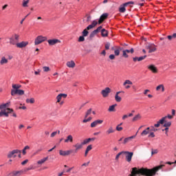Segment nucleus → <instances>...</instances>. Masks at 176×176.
I'll list each match as a JSON object with an SVG mask.
<instances>
[{
	"mask_svg": "<svg viewBox=\"0 0 176 176\" xmlns=\"http://www.w3.org/2000/svg\"><path fill=\"white\" fill-rule=\"evenodd\" d=\"M163 167H164V165H160L151 169H148L146 168H132V171L131 172L129 176H154L155 175V173L162 169Z\"/></svg>",
	"mask_w": 176,
	"mask_h": 176,
	"instance_id": "obj_1",
	"label": "nucleus"
},
{
	"mask_svg": "<svg viewBox=\"0 0 176 176\" xmlns=\"http://www.w3.org/2000/svg\"><path fill=\"white\" fill-rule=\"evenodd\" d=\"M99 32H101L102 37H107V30L102 29V26H99L97 29L93 30L91 33H90L89 38H93L96 34H98Z\"/></svg>",
	"mask_w": 176,
	"mask_h": 176,
	"instance_id": "obj_2",
	"label": "nucleus"
},
{
	"mask_svg": "<svg viewBox=\"0 0 176 176\" xmlns=\"http://www.w3.org/2000/svg\"><path fill=\"white\" fill-rule=\"evenodd\" d=\"M96 25H97V22H96V20H94L93 21V22H91V25H89L87 28H86V29H84V30H82V36H87L89 35V30L94 28Z\"/></svg>",
	"mask_w": 176,
	"mask_h": 176,
	"instance_id": "obj_3",
	"label": "nucleus"
},
{
	"mask_svg": "<svg viewBox=\"0 0 176 176\" xmlns=\"http://www.w3.org/2000/svg\"><path fill=\"white\" fill-rule=\"evenodd\" d=\"M13 113V109L7 108L0 111V118H8V114Z\"/></svg>",
	"mask_w": 176,
	"mask_h": 176,
	"instance_id": "obj_4",
	"label": "nucleus"
},
{
	"mask_svg": "<svg viewBox=\"0 0 176 176\" xmlns=\"http://www.w3.org/2000/svg\"><path fill=\"white\" fill-rule=\"evenodd\" d=\"M21 154L20 153V150H13L10 152H8V153L7 154V158L8 159H12V158H16V157Z\"/></svg>",
	"mask_w": 176,
	"mask_h": 176,
	"instance_id": "obj_5",
	"label": "nucleus"
},
{
	"mask_svg": "<svg viewBox=\"0 0 176 176\" xmlns=\"http://www.w3.org/2000/svg\"><path fill=\"white\" fill-rule=\"evenodd\" d=\"M8 43L10 45H14L15 43H19V35L14 34V35L12 36V37L8 38Z\"/></svg>",
	"mask_w": 176,
	"mask_h": 176,
	"instance_id": "obj_6",
	"label": "nucleus"
},
{
	"mask_svg": "<svg viewBox=\"0 0 176 176\" xmlns=\"http://www.w3.org/2000/svg\"><path fill=\"white\" fill-rule=\"evenodd\" d=\"M28 44L29 43L28 41H22L20 43H15L14 44H10V45H16V47L22 49L28 46Z\"/></svg>",
	"mask_w": 176,
	"mask_h": 176,
	"instance_id": "obj_7",
	"label": "nucleus"
},
{
	"mask_svg": "<svg viewBox=\"0 0 176 176\" xmlns=\"http://www.w3.org/2000/svg\"><path fill=\"white\" fill-rule=\"evenodd\" d=\"M46 41V36H38L35 38V45H38Z\"/></svg>",
	"mask_w": 176,
	"mask_h": 176,
	"instance_id": "obj_8",
	"label": "nucleus"
},
{
	"mask_svg": "<svg viewBox=\"0 0 176 176\" xmlns=\"http://www.w3.org/2000/svg\"><path fill=\"white\" fill-rule=\"evenodd\" d=\"M25 94V91L22 89H12L11 95L14 96L15 95L23 96Z\"/></svg>",
	"mask_w": 176,
	"mask_h": 176,
	"instance_id": "obj_9",
	"label": "nucleus"
},
{
	"mask_svg": "<svg viewBox=\"0 0 176 176\" xmlns=\"http://www.w3.org/2000/svg\"><path fill=\"white\" fill-rule=\"evenodd\" d=\"M72 153H74V150H68V151L59 150V155H61L63 157L68 156Z\"/></svg>",
	"mask_w": 176,
	"mask_h": 176,
	"instance_id": "obj_10",
	"label": "nucleus"
},
{
	"mask_svg": "<svg viewBox=\"0 0 176 176\" xmlns=\"http://www.w3.org/2000/svg\"><path fill=\"white\" fill-rule=\"evenodd\" d=\"M125 160L128 162V163L131 162V160H132V156H133V153L132 152H125Z\"/></svg>",
	"mask_w": 176,
	"mask_h": 176,
	"instance_id": "obj_11",
	"label": "nucleus"
},
{
	"mask_svg": "<svg viewBox=\"0 0 176 176\" xmlns=\"http://www.w3.org/2000/svg\"><path fill=\"white\" fill-rule=\"evenodd\" d=\"M107 16H108L107 13L102 14L100 16V18H99V21H96V23H98V24L99 25L102 24V23H103V21H104V20L107 19Z\"/></svg>",
	"mask_w": 176,
	"mask_h": 176,
	"instance_id": "obj_12",
	"label": "nucleus"
},
{
	"mask_svg": "<svg viewBox=\"0 0 176 176\" xmlns=\"http://www.w3.org/2000/svg\"><path fill=\"white\" fill-rule=\"evenodd\" d=\"M111 93V89L109 87H106L104 89L102 90L101 94L103 98H107L109 96V94Z\"/></svg>",
	"mask_w": 176,
	"mask_h": 176,
	"instance_id": "obj_13",
	"label": "nucleus"
},
{
	"mask_svg": "<svg viewBox=\"0 0 176 176\" xmlns=\"http://www.w3.org/2000/svg\"><path fill=\"white\" fill-rule=\"evenodd\" d=\"M48 44L50 45V46H54L57 43H60L61 41L60 40H58L56 38H54V39H50L47 41Z\"/></svg>",
	"mask_w": 176,
	"mask_h": 176,
	"instance_id": "obj_14",
	"label": "nucleus"
},
{
	"mask_svg": "<svg viewBox=\"0 0 176 176\" xmlns=\"http://www.w3.org/2000/svg\"><path fill=\"white\" fill-rule=\"evenodd\" d=\"M145 58H146V55H144L142 56H140V57H133L132 58V60L133 61V63H136V62H141L142 60H144Z\"/></svg>",
	"mask_w": 176,
	"mask_h": 176,
	"instance_id": "obj_15",
	"label": "nucleus"
},
{
	"mask_svg": "<svg viewBox=\"0 0 176 176\" xmlns=\"http://www.w3.org/2000/svg\"><path fill=\"white\" fill-rule=\"evenodd\" d=\"M147 50H148V53L151 54L155 52L156 50L155 45L154 44L147 45Z\"/></svg>",
	"mask_w": 176,
	"mask_h": 176,
	"instance_id": "obj_16",
	"label": "nucleus"
},
{
	"mask_svg": "<svg viewBox=\"0 0 176 176\" xmlns=\"http://www.w3.org/2000/svg\"><path fill=\"white\" fill-rule=\"evenodd\" d=\"M102 123H103V120H94L93 122H91V124H90V127L94 128L97 125L101 124Z\"/></svg>",
	"mask_w": 176,
	"mask_h": 176,
	"instance_id": "obj_17",
	"label": "nucleus"
},
{
	"mask_svg": "<svg viewBox=\"0 0 176 176\" xmlns=\"http://www.w3.org/2000/svg\"><path fill=\"white\" fill-rule=\"evenodd\" d=\"M67 94H59V95L56 96V102L60 103L61 102V99L66 98Z\"/></svg>",
	"mask_w": 176,
	"mask_h": 176,
	"instance_id": "obj_18",
	"label": "nucleus"
},
{
	"mask_svg": "<svg viewBox=\"0 0 176 176\" xmlns=\"http://www.w3.org/2000/svg\"><path fill=\"white\" fill-rule=\"evenodd\" d=\"M23 172L21 170H13L12 173H8V175L10 176H20Z\"/></svg>",
	"mask_w": 176,
	"mask_h": 176,
	"instance_id": "obj_19",
	"label": "nucleus"
},
{
	"mask_svg": "<svg viewBox=\"0 0 176 176\" xmlns=\"http://www.w3.org/2000/svg\"><path fill=\"white\" fill-rule=\"evenodd\" d=\"M74 142V138H72V135H68L67 138H65V140H64V143H72Z\"/></svg>",
	"mask_w": 176,
	"mask_h": 176,
	"instance_id": "obj_20",
	"label": "nucleus"
},
{
	"mask_svg": "<svg viewBox=\"0 0 176 176\" xmlns=\"http://www.w3.org/2000/svg\"><path fill=\"white\" fill-rule=\"evenodd\" d=\"M114 133H115V129H113V127L109 126V128H107V130H106L105 134L106 135H109Z\"/></svg>",
	"mask_w": 176,
	"mask_h": 176,
	"instance_id": "obj_21",
	"label": "nucleus"
},
{
	"mask_svg": "<svg viewBox=\"0 0 176 176\" xmlns=\"http://www.w3.org/2000/svg\"><path fill=\"white\" fill-rule=\"evenodd\" d=\"M82 146H84V144H78V143L73 145L74 148H76V149L74 150V153H77V152L80 150L81 148H82Z\"/></svg>",
	"mask_w": 176,
	"mask_h": 176,
	"instance_id": "obj_22",
	"label": "nucleus"
},
{
	"mask_svg": "<svg viewBox=\"0 0 176 176\" xmlns=\"http://www.w3.org/2000/svg\"><path fill=\"white\" fill-rule=\"evenodd\" d=\"M123 85L124 87H125V89H129V88H131V86L129 85H132V82L129 80H125V82H124Z\"/></svg>",
	"mask_w": 176,
	"mask_h": 176,
	"instance_id": "obj_23",
	"label": "nucleus"
},
{
	"mask_svg": "<svg viewBox=\"0 0 176 176\" xmlns=\"http://www.w3.org/2000/svg\"><path fill=\"white\" fill-rule=\"evenodd\" d=\"M66 65L68 68H74L76 67V63L74 60H70L67 62Z\"/></svg>",
	"mask_w": 176,
	"mask_h": 176,
	"instance_id": "obj_24",
	"label": "nucleus"
},
{
	"mask_svg": "<svg viewBox=\"0 0 176 176\" xmlns=\"http://www.w3.org/2000/svg\"><path fill=\"white\" fill-rule=\"evenodd\" d=\"M120 93H124V91H118L115 95V101H116V102H120V101L122 100L120 96H118Z\"/></svg>",
	"mask_w": 176,
	"mask_h": 176,
	"instance_id": "obj_25",
	"label": "nucleus"
},
{
	"mask_svg": "<svg viewBox=\"0 0 176 176\" xmlns=\"http://www.w3.org/2000/svg\"><path fill=\"white\" fill-rule=\"evenodd\" d=\"M150 133H151V132H150V127H147V129H145V130L142 131L141 133V136H145Z\"/></svg>",
	"mask_w": 176,
	"mask_h": 176,
	"instance_id": "obj_26",
	"label": "nucleus"
},
{
	"mask_svg": "<svg viewBox=\"0 0 176 176\" xmlns=\"http://www.w3.org/2000/svg\"><path fill=\"white\" fill-rule=\"evenodd\" d=\"M91 20V16L89 14H86V16H84V19H82V22L89 23Z\"/></svg>",
	"mask_w": 176,
	"mask_h": 176,
	"instance_id": "obj_27",
	"label": "nucleus"
},
{
	"mask_svg": "<svg viewBox=\"0 0 176 176\" xmlns=\"http://www.w3.org/2000/svg\"><path fill=\"white\" fill-rule=\"evenodd\" d=\"M162 90V92H164V85L163 84L158 85L157 87H155V91H159Z\"/></svg>",
	"mask_w": 176,
	"mask_h": 176,
	"instance_id": "obj_28",
	"label": "nucleus"
},
{
	"mask_svg": "<svg viewBox=\"0 0 176 176\" xmlns=\"http://www.w3.org/2000/svg\"><path fill=\"white\" fill-rule=\"evenodd\" d=\"M141 120V115L140 114H137L133 116L132 118V122H135L138 120Z\"/></svg>",
	"mask_w": 176,
	"mask_h": 176,
	"instance_id": "obj_29",
	"label": "nucleus"
},
{
	"mask_svg": "<svg viewBox=\"0 0 176 176\" xmlns=\"http://www.w3.org/2000/svg\"><path fill=\"white\" fill-rule=\"evenodd\" d=\"M148 69H150V71H151L154 74H157V67H155V66H154L153 65L148 66Z\"/></svg>",
	"mask_w": 176,
	"mask_h": 176,
	"instance_id": "obj_30",
	"label": "nucleus"
},
{
	"mask_svg": "<svg viewBox=\"0 0 176 176\" xmlns=\"http://www.w3.org/2000/svg\"><path fill=\"white\" fill-rule=\"evenodd\" d=\"M135 138V135L133 136H131L129 138H126L124 140V144H127L128 142H129V141H131L132 139Z\"/></svg>",
	"mask_w": 176,
	"mask_h": 176,
	"instance_id": "obj_31",
	"label": "nucleus"
},
{
	"mask_svg": "<svg viewBox=\"0 0 176 176\" xmlns=\"http://www.w3.org/2000/svg\"><path fill=\"white\" fill-rule=\"evenodd\" d=\"M91 148H92L91 145L87 146V148H86V151L85 153H84V157H87V154L90 151H91Z\"/></svg>",
	"mask_w": 176,
	"mask_h": 176,
	"instance_id": "obj_32",
	"label": "nucleus"
},
{
	"mask_svg": "<svg viewBox=\"0 0 176 176\" xmlns=\"http://www.w3.org/2000/svg\"><path fill=\"white\" fill-rule=\"evenodd\" d=\"M12 87L13 88L12 90H19L21 87V85L19 84H12Z\"/></svg>",
	"mask_w": 176,
	"mask_h": 176,
	"instance_id": "obj_33",
	"label": "nucleus"
},
{
	"mask_svg": "<svg viewBox=\"0 0 176 176\" xmlns=\"http://www.w3.org/2000/svg\"><path fill=\"white\" fill-rule=\"evenodd\" d=\"M117 104H115L111 107H109V109H107V111L109 112H115V107H116Z\"/></svg>",
	"mask_w": 176,
	"mask_h": 176,
	"instance_id": "obj_34",
	"label": "nucleus"
},
{
	"mask_svg": "<svg viewBox=\"0 0 176 176\" xmlns=\"http://www.w3.org/2000/svg\"><path fill=\"white\" fill-rule=\"evenodd\" d=\"M30 147L29 146H25L23 150L20 151V154H23V155H26V150H29Z\"/></svg>",
	"mask_w": 176,
	"mask_h": 176,
	"instance_id": "obj_35",
	"label": "nucleus"
},
{
	"mask_svg": "<svg viewBox=\"0 0 176 176\" xmlns=\"http://www.w3.org/2000/svg\"><path fill=\"white\" fill-rule=\"evenodd\" d=\"M42 69L45 73L50 72V71H51V69H50V67L48 66L42 67Z\"/></svg>",
	"mask_w": 176,
	"mask_h": 176,
	"instance_id": "obj_36",
	"label": "nucleus"
},
{
	"mask_svg": "<svg viewBox=\"0 0 176 176\" xmlns=\"http://www.w3.org/2000/svg\"><path fill=\"white\" fill-rule=\"evenodd\" d=\"M8 61L4 56L1 57V60H0V65H3L4 64H7Z\"/></svg>",
	"mask_w": 176,
	"mask_h": 176,
	"instance_id": "obj_37",
	"label": "nucleus"
},
{
	"mask_svg": "<svg viewBox=\"0 0 176 176\" xmlns=\"http://www.w3.org/2000/svg\"><path fill=\"white\" fill-rule=\"evenodd\" d=\"M47 160H48V157H43L42 160L38 161V164H39V165L43 164L45 163V162H46Z\"/></svg>",
	"mask_w": 176,
	"mask_h": 176,
	"instance_id": "obj_38",
	"label": "nucleus"
},
{
	"mask_svg": "<svg viewBox=\"0 0 176 176\" xmlns=\"http://www.w3.org/2000/svg\"><path fill=\"white\" fill-rule=\"evenodd\" d=\"M129 5H133V1H129L124 3L123 5L120 6L121 8H125L129 6Z\"/></svg>",
	"mask_w": 176,
	"mask_h": 176,
	"instance_id": "obj_39",
	"label": "nucleus"
},
{
	"mask_svg": "<svg viewBox=\"0 0 176 176\" xmlns=\"http://www.w3.org/2000/svg\"><path fill=\"white\" fill-rule=\"evenodd\" d=\"M128 151H121L120 153H118V155H116V157H115L116 160H118L119 159V157L122 155H125V153H127Z\"/></svg>",
	"mask_w": 176,
	"mask_h": 176,
	"instance_id": "obj_40",
	"label": "nucleus"
},
{
	"mask_svg": "<svg viewBox=\"0 0 176 176\" xmlns=\"http://www.w3.org/2000/svg\"><path fill=\"white\" fill-rule=\"evenodd\" d=\"M26 103L28 104H34L35 103V99H34L33 98H30V99H26Z\"/></svg>",
	"mask_w": 176,
	"mask_h": 176,
	"instance_id": "obj_41",
	"label": "nucleus"
},
{
	"mask_svg": "<svg viewBox=\"0 0 176 176\" xmlns=\"http://www.w3.org/2000/svg\"><path fill=\"white\" fill-rule=\"evenodd\" d=\"M9 104H10V102H7V103L0 105V110H3V109H6V107H8Z\"/></svg>",
	"mask_w": 176,
	"mask_h": 176,
	"instance_id": "obj_42",
	"label": "nucleus"
},
{
	"mask_svg": "<svg viewBox=\"0 0 176 176\" xmlns=\"http://www.w3.org/2000/svg\"><path fill=\"white\" fill-rule=\"evenodd\" d=\"M176 38V33L173 34V35L167 36V39L168 41H171L172 39H175Z\"/></svg>",
	"mask_w": 176,
	"mask_h": 176,
	"instance_id": "obj_43",
	"label": "nucleus"
},
{
	"mask_svg": "<svg viewBox=\"0 0 176 176\" xmlns=\"http://www.w3.org/2000/svg\"><path fill=\"white\" fill-rule=\"evenodd\" d=\"M164 123H167V122H166V118H162L161 120H158V122H157V124H164Z\"/></svg>",
	"mask_w": 176,
	"mask_h": 176,
	"instance_id": "obj_44",
	"label": "nucleus"
},
{
	"mask_svg": "<svg viewBox=\"0 0 176 176\" xmlns=\"http://www.w3.org/2000/svg\"><path fill=\"white\" fill-rule=\"evenodd\" d=\"M30 0H23V2L22 3V6L23 8H28V4L29 3Z\"/></svg>",
	"mask_w": 176,
	"mask_h": 176,
	"instance_id": "obj_45",
	"label": "nucleus"
},
{
	"mask_svg": "<svg viewBox=\"0 0 176 176\" xmlns=\"http://www.w3.org/2000/svg\"><path fill=\"white\" fill-rule=\"evenodd\" d=\"M122 53L133 54V48H131V50H125L122 51Z\"/></svg>",
	"mask_w": 176,
	"mask_h": 176,
	"instance_id": "obj_46",
	"label": "nucleus"
},
{
	"mask_svg": "<svg viewBox=\"0 0 176 176\" xmlns=\"http://www.w3.org/2000/svg\"><path fill=\"white\" fill-rule=\"evenodd\" d=\"M163 126L166 127V128H168L170 127V126H171V122H167L163 124Z\"/></svg>",
	"mask_w": 176,
	"mask_h": 176,
	"instance_id": "obj_47",
	"label": "nucleus"
},
{
	"mask_svg": "<svg viewBox=\"0 0 176 176\" xmlns=\"http://www.w3.org/2000/svg\"><path fill=\"white\" fill-rule=\"evenodd\" d=\"M126 11L125 7H120L119 8V12L124 13Z\"/></svg>",
	"mask_w": 176,
	"mask_h": 176,
	"instance_id": "obj_48",
	"label": "nucleus"
},
{
	"mask_svg": "<svg viewBox=\"0 0 176 176\" xmlns=\"http://www.w3.org/2000/svg\"><path fill=\"white\" fill-rule=\"evenodd\" d=\"M111 47V43H106V44H104V49L106 50H109V48Z\"/></svg>",
	"mask_w": 176,
	"mask_h": 176,
	"instance_id": "obj_49",
	"label": "nucleus"
},
{
	"mask_svg": "<svg viewBox=\"0 0 176 176\" xmlns=\"http://www.w3.org/2000/svg\"><path fill=\"white\" fill-rule=\"evenodd\" d=\"M90 114H91V109H89V110H87V112L86 113V116H84V118L89 117V116H90Z\"/></svg>",
	"mask_w": 176,
	"mask_h": 176,
	"instance_id": "obj_50",
	"label": "nucleus"
},
{
	"mask_svg": "<svg viewBox=\"0 0 176 176\" xmlns=\"http://www.w3.org/2000/svg\"><path fill=\"white\" fill-rule=\"evenodd\" d=\"M91 120V117H89L87 119L82 120V123H87Z\"/></svg>",
	"mask_w": 176,
	"mask_h": 176,
	"instance_id": "obj_51",
	"label": "nucleus"
},
{
	"mask_svg": "<svg viewBox=\"0 0 176 176\" xmlns=\"http://www.w3.org/2000/svg\"><path fill=\"white\" fill-rule=\"evenodd\" d=\"M89 142H90V141L82 140V142L81 143H78V145H86V144H89Z\"/></svg>",
	"mask_w": 176,
	"mask_h": 176,
	"instance_id": "obj_52",
	"label": "nucleus"
},
{
	"mask_svg": "<svg viewBox=\"0 0 176 176\" xmlns=\"http://www.w3.org/2000/svg\"><path fill=\"white\" fill-rule=\"evenodd\" d=\"M120 51L119 49H116L114 50V55L116 56H119V54H120Z\"/></svg>",
	"mask_w": 176,
	"mask_h": 176,
	"instance_id": "obj_53",
	"label": "nucleus"
},
{
	"mask_svg": "<svg viewBox=\"0 0 176 176\" xmlns=\"http://www.w3.org/2000/svg\"><path fill=\"white\" fill-rule=\"evenodd\" d=\"M95 140H96V138H90L85 139L82 141L91 142V141H94Z\"/></svg>",
	"mask_w": 176,
	"mask_h": 176,
	"instance_id": "obj_54",
	"label": "nucleus"
},
{
	"mask_svg": "<svg viewBox=\"0 0 176 176\" xmlns=\"http://www.w3.org/2000/svg\"><path fill=\"white\" fill-rule=\"evenodd\" d=\"M84 37H86V36H80V37H78V42H83Z\"/></svg>",
	"mask_w": 176,
	"mask_h": 176,
	"instance_id": "obj_55",
	"label": "nucleus"
},
{
	"mask_svg": "<svg viewBox=\"0 0 176 176\" xmlns=\"http://www.w3.org/2000/svg\"><path fill=\"white\" fill-rule=\"evenodd\" d=\"M115 56H116V55H114V54L109 55V59L115 60Z\"/></svg>",
	"mask_w": 176,
	"mask_h": 176,
	"instance_id": "obj_56",
	"label": "nucleus"
},
{
	"mask_svg": "<svg viewBox=\"0 0 176 176\" xmlns=\"http://www.w3.org/2000/svg\"><path fill=\"white\" fill-rule=\"evenodd\" d=\"M123 129H124V128L119 126V125L116 126V131H121Z\"/></svg>",
	"mask_w": 176,
	"mask_h": 176,
	"instance_id": "obj_57",
	"label": "nucleus"
},
{
	"mask_svg": "<svg viewBox=\"0 0 176 176\" xmlns=\"http://www.w3.org/2000/svg\"><path fill=\"white\" fill-rule=\"evenodd\" d=\"M173 116H174L167 115V116H164L163 118H166V119L168 118V120H171V119H173Z\"/></svg>",
	"mask_w": 176,
	"mask_h": 176,
	"instance_id": "obj_58",
	"label": "nucleus"
},
{
	"mask_svg": "<svg viewBox=\"0 0 176 176\" xmlns=\"http://www.w3.org/2000/svg\"><path fill=\"white\" fill-rule=\"evenodd\" d=\"M89 164H90V162L84 163V164H82V165H81V167H82V166L87 167V166H89Z\"/></svg>",
	"mask_w": 176,
	"mask_h": 176,
	"instance_id": "obj_59",
	"label": "nucleus"
},
{
	"mask_svg": "<svg viewBox=\"0 0 176 176\" xmlns=\"http://www.w3.org/2000/svg\"><path fill=\"white\" fill-rule=\"evenodd\" d=\"M128 53L122 52V57L125 58H128L129 56L127 54Z\"/></svg>",
	"mask_w": 176,
	"mask_h": 176,
	"instance_id": "obj_60",
	"label": "nucleus"
},
{
	"mask_svg": "<svg viewBox=\"0 0 176 176\" xmlns=\"http://www.w3.org/2000/svg\"><path fill=\"white\" fill-rule=\"evenodd\" d=\"M154 137H155V135H154V133H153V132H151V133H149L148 138H153Z\"/></svg>",
	"mask_w": 176,
	"mask_h": 176,
	"instance_id": "obj_61",
	"label": "nucleus"
},
{
	"mask_svg": "<svg viewBox=\"0 0 176 176\" xmlns=\"http://www.w3.org/2000/svg\"><path fill=\"white\" fill-rule=\"evenodd\" d=\"M150 131H154V132H155V131H157V129H154V126H151V127H150Z\"/></svg>",
	"mask_w": 176,
	"mask_h": 176,
	"instance_id": "obj_62",
	"label": "nucleus"
},
{
	"mask_svg": "<svg viewBox=\"0 0 176 176\" xmlns=\"http://www.w3.org/2000/svg\"><path fill=\"white\" fill-rule=\"evenodd\" d=\"M157 153H158L157 150H153V151H151V155L157 154Z\"/></svg>",
	"mask_w": 176,
	"mask_h": 176,
	"instance_id": "obj_63",
	"label": "nucleus"
},
{
	"mask_svg": "<svg viewBox=\"0 0 176 176\" xmlns=\"http://www.w3.org/2000/svg\"><path fill=\"white\" fill-rule=\"evenodd\" d=\"M56 132H52V133H51V138H54L55 137V135H56Z\"/></svg>",
	"mask_w": 176,
	"mask_h": 176,
	"instance_id": "obj_64",
	"label": "nucleus"
}]
</instances>
